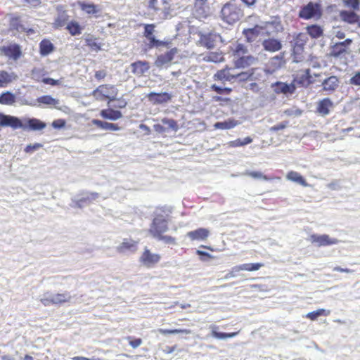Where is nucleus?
<instances>
[{
  "label": "nucleus",
  "instance_id": "obj_1",
  "mask_svg": "<svg viewBox=\"0 0 360 360\" xmlns=\"http://www.w3.org/2000/svg\"><path fill=\"white\" fill-rule=\"evenodd\" d=\"M283 30L281 19L278 17H271L268 21L260 22L254 27L245 30L243 33L249 41H252L257 37H274Z\"/></svg>",
  "mask_w": 360,
  "mask_h": 360
},
{
  "label": "nucleus",
  "instance_id": "obj_2",
  "mask_svg": "<svg viewBox=\"0 0 360 360\" xmlns=\"http://www.w3.org/2000/svg\"><path fill=\"white\" fill-rule=\"evenodd\" d=\"M221 15L224 21L233 24L243 16V11L240 4L236 0H231L223 6Z\"/></svg>",
  "mask_w": 360,
  "mask_h": 360
},
{
  "label": "nucleus",
  "instance_id": "obj_3",
  "mask_svg": "<svg viewBox=\"0 0 360 360\" xmlns=\"http://www.w3.org/2000/svg\"><path fill=\"white\" fill-rule=\"evenodd\" d=\"M117 92L118 91L115 86L101 85L92 92V95L96 100L102 101L105 98L109 99L108 105H110V101L115 99Z\"/></svg>",
  "mask_w": 360,
  "mask_h": 360
},
{
  "label": "nucleus",
  "instance_id": "obj_4",
  "mask_svg": "<svg viewBox=\"0 0 360 360\" xmlns=\"http://www.w3.org/2000/svg\"><path fill=\"white\" fill-rule=\"evenodd\" d=\"M71 295L69 292L64 293H50L46 292L44 294L40 301L44 306H49L51 304H61L65 302H68L71 300Z\"/></svg>",
  "mask_w": 360,
  "mask_h": 360
},
{
  "label": "nucleus",
  "instance_id": "obj_5",
  "mask_svg": "<svg viewBox=\"0 0 360 360\" xmlns=\"http://www.w3.org/2000/svg\"><path fill=\"white\" fill-rule=\"evenodd\" d=\"M321 6L316 3L310 2L304 6L300 11L299 16L301 18L309 20H318L321 17Z\"/></svg>",
  "mask_w": 360,
  "mask_h": 360
},
{
  "label": "nucleus",
  "instance_id": "obj_6",
  "mask_svg": "<svg viewBox=\"0 0 360 360\" xmlns=\"http://www.w3.org/2000/svg\"><path fill=\"white\" fill-rule=\"evenodd\" d=\"M20 127H18V129H22L23 130H32L37 131L41 130L46 127V124L41 120L36 118H27L24 117L20 119Z\"/></svg>",
  "mask_w": 360,
  "mask_h": 360
},
{
  "label": "nucleus",
  "instance_id": "obj_7",
  "mask_svg": "<svg viewBox=\"0 0 360 360\" xmlns=\"http://www.w3.org/2000/svg\"><path fill=\"white\" fill-rule=\"evenodd\" d=\"M167 230V220L162 215H158L153 221L150 229L153 237H158Z\"/></svg>",
  "mask_w": 360,
  "mask_h": 360
},
{
  "label": "nucleus",
  "instance_id": "obj_8",
  "mask_svg": "<svg viewBox=\"0 0 360 360\" xmlns=\"http://www.w3.org/2000/svg\"><path fill=\"white\" fill-rule=\"evenodd\" d=\"M308 240L319 247L335 245L339 243L338 239L331 238L327 234H311L309 236Z\"/></svg>",
  "mask_w": 360,
  "mask_h": 360
},
{
  "label": "nucleus",
  "instance_id": "obj_9",
  "mask_svg": "<svg viewBox=\"0 0 360 360\" xmlns=\"http://www.w3.org/2000/svg\"><path fill=\"white\" fill-rule=\"evenodd\" d=\"M161 256L159 254L153 253L146 248L140 257V262L147 268H152L160 260Z\"/></svg>",
  "mask_w": 360,
  "mask_h": 360
},
{
  "label": "nucleus",
  "instance_id": "obj_10",
  "mask_svg": "<svg viewBox=\"0 0 360 360\" xmlns=\"http://www.w3.org/2000/svg\"><path fill=\"white\" fill-rule=\"evenodd\" d=\"M147 97L150 103L154 105H158L168 103L171 101L172 96L167 92H150L148 94Z\"/></svg>",
  "mask_w": 360,
  "mask_h": 360
},
{
  "label": "nucleus",
  "instance_id": "obj_11",
  "mask_svg": "<svg viewBox=\"0 0 360 360\" xmlns=\"http://www.w3.org/2000/svg\"><path fill=\"white\" fill-rule=\"evenodd\" d=\"M262 45L265 51L271 53L276 52L282 48L281 41L274 37L263 38Z\"/></svg>",
  "mask_w": 360,
  "mask_h": 360
},
{
  "label": "nucleus",
  "instance_id": "obj_12",
  "mask_svg": "<svg viewBox=\"0 0 360 360\" xmlns=\"http://www.w3.org/2000/svg\"><path fill=\"white\" fill-rule=\"evenodd\" d=\"M333 107L334 105L333 101L329 98H325L317 103L316 112L320 115L325 117L330 114V110Z\"/></svg>",
  "mask_w": 360,
  "mask_h": 360
},
{
  "label": "nucleus",
  "instance_id": "obj_13",
  "mask_svg": "<svg viewBox=\"0 0 360 360\" xmlns=\"http://www.w3.org/2000/svg\"><path fill=\"white\" fill-rule=\"evenodd\" d=\"M312 77L310 74V70L307 69L304 73L298 75L296 78L293 81V84H295V89L297 86L307 87L310 84L313 83Z\"/></svg>",
  "mask_w": 360,
  "mask_h": 360
},
{
  "label": "nucleus",
  "instance_id": "obj_14",
  "mask_svg": "<svg viewBox=\"0 0 360 360\" xmlns=\"http://www.w3.org/2000/svg\"><path fill=\"white\" fill-rule=\"evenodd\" d=\"M137 250V242L131 239H124L123 241L116 248L117 252L125 254L134 252Z\"/></svg>",
  "mask_w": 360,
  "mask_h": 360
},
{
  "label": "nucleus",
  "instance_id": "obj_15",
  "mask_svg": "<svg viewBox=\"0 0 360 360\" xmlns=\"http://www.w3.org/2000/svg\"><path fill=\"white\" fill-rule=\"evenodd\" d=\"M19 124V118L0 112V127H11L13 129H17L18 127H20Z\"/></svg>",
  "mask_w": 360,
  "mask_h": 360
},
{
  "label": "nucleus",
  "instance_id": "obj_16",
  "mask_svg": "<svg viewBox=\"0 0 360 360\" xmlns=\"http://www.w3.org/2000/svg\"><path fill=\"white\" fill-rule=\"evenodd\" d=\"M220 38V36L215 33H208L206 34H201L200 38L199 39L200 44L207 48L212 49L214 46V44L218 39Z\"/></svg>",
  "mask_w": 360,
  "mask_h": 360
},
{
  "label": "nucleus",
  "instance_id": "obj_17",
  "mask_svg": "<svg viewBox=\"0 0 360 360\" xmlns=\"http://www.w3.org/2000/svg\"><path fill=\"white\" fill-rule=\"evenodd\" d=\"M177 53L176 49H173L169 51L158 56L155 61V65L161 68L171 63L174 58V56Z\"/></svg>",
  "mask_w": 360,
  "mask_h": 360
},
{
  "label": "nucleus",
  "instance_id": "obj_18",
  "mask_svg": "<svg viewBox=\"0 0 360 360\" xmlns=\"http://www.w3.org/2000/svg\"><path fill=\"white\" fill-rule=\"evenodd\" d=\"M186 236L191 240H205L210 236V231L205 228H200L188 232Z\"/></svg>",
  "mask_w": 360,
  "mask_h": 360
},
{
  "label": "nucleus",
  "instance_id": "obj_19",
  "mask_svg": "<svg viewBox=\"0 0 360 360\" xmlns=\"http://www.w3.org/2000/svg\"><path fill=\"white\" fill-rule=\"evenodd\" d=\"M351 43L352 40L349 39H347L342 42L335 43L333 46L332 55L335 57H339L346 53Z\"/></svg>",
  "mask_w": 360,
  "mask_h": 360
},
{
  "label": "nucleus",
  "instance_id": "obj_20",
  "mask_svg": "<svg viewBox=\"0 0 360 360\" xmlns=\"http://www.w3.org/2000/svg\"><path fill=\"white\" fill-rule=\"evenodd\" d=\"M257 58L251 55H243L239 57L236 61L235 65L238 68H245L250 65L256 64Z\"/></svg>",
  "mask_w": 360,
  "mask_h": 360
},
{
  "label": "nucleus",
  "instance_id": "obj_21",
  "mask_svg": "<svg viewBox=\"0 0 360 360\" xmlns=\"http://www.w3.org/2000/svg\"><path fill=\"white\" fill-rule=\"evenodd\" d=\"M272 87L274 89V91L277 94L283 93L284 94H293L295 90V84H293L292 83L288 84L284 82H276L275 84H273Z\"/></svg>",
  "mask_w": 360,
  "mask_h": 360
},
{
  "label": "nucleus",
  "instance_id": "obj_22",
  "mask_svg": "<svg viewBox=\"0 0 360 360\" xmlns=\"http://www.w3.org/2000/svg\"><path fill=\"white\" fill-rule=\"evenodd\" d=\"M131 72L140 77L149 70V65L145 61H137L130 65Z\"/></svg>",
  "mask_w": 360,
  "mask_h": 360
},
{
  "label": "nucleus",
  "instance_id": "obj_23",
  "mask_svg": "<svg viewBox=\"0 0 360 360\" xmlns=\"http://www.w3.org/2000/svg\"><path fill=\"white\" fill-rule=\"evenodd\" d=\"M323 89L331 93L334 91L339 86V80L337 77L331 76L326 79L323 82Z\"/></svg>",
  "mask_w": 360,
  "mask_h": 360
},
{
  "label": "nucleus",
  "instance_id": "obj_24",
  "mask_svg": "<svg viewBox=\"0 0 360 360\" xmlns=\"http://www.w3.org/2000/svg\"><path fill=\"white\" fill-rule=\"evenodd\" d=\"M2 51L6 56L14 60L18 59L21 53L20 46L16 44H11L8 46H4L2 49Z\"/></svg>",
  "mask_w": 360,
  "mask_h": 360
},
{
  "label": "nucleus",
  "instance_id": "obj_25",
  "mask_svg": "<svg viewBox=\"0 0 360 360\" xmlns=\"http://www.w3.org/2000/svg\"><path fill=\"white\" fill-rule=\"evenodd\" d=\"M100 115L103 118L112 121L117 120L122 117V114L120 111L112 108L102 110Z\"/></svg>",
  "mask_w": 360,
  "mask_h": 360
},
{
  "label": "nucleus",
  "instance_id": "obj_26",
  "mask_svg": "<svg viewBox=\"0 0 360 360\" xmlns=\"http://www.w3.org/2000/svg\"><path fill=\"white\" fill-rule=\"evenodd\" d=\"M17 75L14 72L0 71V87H6L8 84L16 80Z\"/></svg>",
  "mask_w": 360,
  "mask_h": 360
},
{
  "label": "nucleus",
  "instance_id": "obj_27",
  "mask_svg": "<svg viewBox=\"0 0 360 360\" xmlns=\"http://www.w3.org/2000/svg\"><path fill=\"white\" fill-rule=\"evenodd\" d=\"M286 179L305 187L308 186L304 177L300 174L295 171L289 172L286 175Z\"/></svg>",
  "mask_w": 360,
  "mask_h": 360
},
{
  "label": "nucleus",
  "instance_id": "obj_28",
  "mask_svg": "<svg viewBox=\"0 0 360 360\" xmlns=\"http://www.w3.org/2000/svg\"><path fill=\"white\" fill-rule=\"evenodd\" d=\"M57 11L58 15L53 22V26L56 28L64 26L68 20V15L65 11L61 10L60 7H58Z\"/></svg>",
  "mask_w": 360,
  "mask_h": 360
},
{
  "label": "nucleus",
  "instance_id": "obj_29",
  "mask_svg": "<svg viewBox=\"0 0 360 360\" xmlns=\"http://www.w3.org/2000/svg\"><path fill=\"white\" fill-rule=\"evenodd\" d=\"M233 75H230L229 68H226L223 70L218 71L214 75L215 79L221 81V82H231L233 80Z\"/></svg>",
  "mask_w": 360,
  "mask_h": 360
},
{
  "label": "nucleus",
  "instance_id": "obj_30",
  "mask_svg": "<svg viewBox=\"0 0 360 360\" xmlns=\"http://www.w3.org/2000/svg\"><path fill=\"white\" fill-rule=\"evenodd\" d=\"M37 102L39 104H44L46 105H53L56 108H57L58 105H59V103H60L59 100L56 99L49 95L43 96L38 98L37 100Z\"/></svg>",
  "mask_w": 360,
  "mask_h": 360
},
{
  "label": "nucleus",
  "instance_id": "obj_31",
  "mask_svg": "<svg viewBox=\"0 0 360 360\" xmlns=\"http://www.w3.org/2000/svg\"><path fill=\"white\" fill-rule=\"evenodd\" d=\"M239 123L232 119H229L224 122H219L214 124L215 129H230L238 125Z\"/></svg>",
  "mask_w": 360,
  "mask_h": 360
},
{
  "label": "nucleus",
  "instance_id": "obj_32",
  "mask_svg": "<svg viewBox=\"0 0 360 360\" xmlns=\"http://www.w3.org/2000/svg\"><path fill=\"white\" fill-rule=\"evenodd\" d=\"M98 197V194L96 193H91L87 195L86 197L82 198L79 200L75 202V205L73 206L82 207L84 203H89L94 200H96Z\"/></svg>",
  "mask_w": 360,
  "mask_h": 360
},
{
  "label": "nucleus",
  "instance_id": "obj_33",
  "mask_svg": "<svg viewBox=\"0 0 360 360\" xmlns=\"http://www.w3.org/2000/svg\"><path fill=\"white\" fill-rule=\"evenodd\" d=\"M154 25H146L145 26V37L149 40L150 45L158 44V41L155 39L153 35Z\"/></svg>",
  "mask_w": 360,
  "mask_h": 360
},
{
  "label": "nucleus",
  "instance_id": "obj_34",
  "mask_svg": "<svg viewBox=\"0 0 360 360\" xmlns=\"http://www.w3.org/2000/svg\"><path fill=\"white\" fill-rule=\"evenodd\" d=\"M307 33L312 38H319L323 34V29L317 25H312L307 27Z\"/></svg>",
  "mask_w": 360,
  "mask_h": 360
},
{
  "label": "nucleus",
  "instance_id": "obj_35",
  "mask_svg": "<svg viewBox=\"0 0 360 360\" xmlns=\"http://www.w3.org/2000/svg\"><path fill=\"white\" fill-rule=\"evenodd\" d=\"M330 314V311L328 309H319L316 311L309 312L306 314V317L312 320L315 321L317 319L319 316H328Z\"/></svg>",
  "mask_w": 360,
  "mask_h": 360
},
{
  "label": "nucleus",
  "instance_id": "obj_36",
  "mask_svg": "<svg viewBox=\"0 0 360 360\" xmlns=\"http://www.w3.org/2000/svg\"><path fill=\"white\" fill-rule=\"evenodd\" d=\"M203 60L206 62L219 63L224 60L221 53L211 52L203 57Z\"/></svg>",
  "mask_w": 360,
  "mask_h": 360
},
{
  "label": "nucleus",
  "instance_id": "obj_37",
  "mask_svg": "<svg viewBox=\"0 0 360 360\" xmlns=\"http://www.w3.org/2000/svg\"><path fill=\"white\" fill-rule=\"evenodd\" d=\"M340 16L344 21L351 24L355 23L359 17L353 11H342Z\"/></svg>",
  "mask_w": 360,
  "mask_h": 360
},
{
  "label": "nucleus",
  "instance_id": "obj_38",
  "mask_svg": "<svg viewBox=\"0 0 360 360\" xmlns=\"http://www.w3.org/2000/svg\"><path fill=\"white\" fill-rule=\"evenodd\" d=\"M15 96L9 91L4 93L0 96V103L1 104L12 105L15 103Z\"/></svg>",
  "mask_w": 360,
  "mask_h": 360
},
{
  "label": "nucleus",
  "instance_id": "obj_39",
  "mask_svg": "<svg viewBox=\"0 0 360 360\" xmlns=\"http://www.w3.org/2000/svg\"><path fill=\"white\" fill-rule=\"evenodd\" d=\"M67 29L72 36L82 33V27L76 21H71L67 25Z\"/></svg>",
  "mask_w": 360,
  "mask_h": 360
},
{
  "label": "nucleus",
  "instance_id": "obj_40",
  "mask_svg": "<svg viewBox=\"0 0 360 360\" xmlns=\"http://www.w3.org/2000/svg\"><path fill=\"white\" fill-rule=\"evenodd\" d=\"M158 332L162 335H167V334H191V330L189 329H163L160 328L158 329Z\"/></svg>",
  "mask_w": 360,
  "mask_h": 360
},
{
  "label": "nucleus",
  "instance_id": "obj_41",
  "mask_svg": "<svg viewBox=\"0 0 360 360\" xmlns=\"http://www.w3.org/2000/svg\"><path fill=\"white\" fill-rule=\"evenodd\" d=\"M244 175L249 176L253 179H262L264 181H268V180L274 179V178H269L266 175L263 174L261 172H257V171H255V172H248V171L244 173ZM275 179H276L278 180H281L280 177H276Z\"/></svg>",
  "mask_w": 360,
  "mask_h": 360
},
{
  "label": "nucleus",
  "instance_id": "obj_42",
  "mask_svg": "<svg viewBox=\"0 0 360 360\" xmlns=\"http://www.w3.org/2000/svg\"><path fill=\"white\" fill-rule=\"evenodd\" d=\"M241 271H254L259 270L263 264L261 263H249V264H243L239 265Z\"/></svg>",
  "mask_w": 360,
  "mask_h": 360
},
{
  "label": "nucleus",
  "instance_id": "obj_43",
  "mask_svg": "<svg viewBox=\"0 0 360 360\" xmlns=\"http://www.w3.org/2000/svg\"><path fill=\"white\" fill-rule=\"evenodd\" d=\"M40 51L42 55H47L53 51V44L48 40H43L40 43Z\"/></svg>",
  "mask_w": 360,
  "mask_h": 360
},
{
  "label": "nucleus",
  "instance_id": "obj_44",
  "mask_svg": "<svg viewBox=\"0 0 360 360\" xmlns=\"http://www.w3.org/2000/svg\"><path fill=\"white\" fill-rule=\"evenodd\" d=\"M80 6L82 10L88 14H95L98 12L97 6L93 4L81 3Z\"/></svg>",
  "mask_w": 360,
  "mask_h": 360
},
{
  "label": "nucleus",
  "instance_id": "obj_45",
  "mask_svg": "<svg viewBox=\"0 0 360 360\" xmlns=\"http://www.w3.org/2000/svg\"><path fill=\"white\" fill-rule=\"evenodd\" d=\"M307 37L304 34H300L296 39L295 45L294 46V52H298L302 49V46L306 41Z\"/></svg>",
  "mask_w": 360,
  "mask_h": 360
},
{
  "label": "nucleus",
  "instance_id": "obj_46",
  "mask_svg": "<svg viewBox=\"0 0 360 360\" xmlns=\"http://www.w3.org/2000/svg\"><path fill=\"white\" fill-rule=\"evenodd\" d=\"M281 63H282L281 58H279L278 56L274 57L270 61V65H276V66L275 67V68H274L272 70H270V68H268L265 71L267 73L272 74L276 68L281 66Z\"/></svg>",
  "mask_w": 360,
  "mask_h": 360
},
{
  "label": "nucleus",
  "instance_id": "obj_47",
  "mask_svg": "<svg viewBox=\"0 0 360 360\" xmlns=\"http://www.w3.org/2000/svg\"><path fill=\"white\" fill-rule=\"evenodd\" d=\"M162 122L167 125L169 129H171L174 131L178 130V125L176 122L172 119L164 118L162 120Z\"/></svg>",
  "mask_w": 360,
  "mask_h": 360
},
{
  "label": "nucleus",
  "instance_id": "obj_48",
  "mask_svg": "<svg viewBox=\"0 0 360 360\" xmlns=\"http://www.w3.org/2000/svg\"><path fill=\"white\" fill-rule=\"evenodd\" d=\"M11 27L16 29L18 32H27V33L34 32V30L32 29H29L28 30H27L22 25H18V20L17 19L12 20Z\"/></svg>",
  "mask_w": 360,
  "mask_h": 360
},
{
  "label": "nucleus",
  "instance_id": "obj_49",
  "mask_svg": "<svg viewBox=\"0 0 360 360\" xmlns=\"http://www.w3.org/2000/svg\"><path fill=\"white\" fill-rule=\"evenodd\" d=\"M210 329L212 330V336L217 339H226V333H219L216 330L217 327L216 326H211Z\"/></svg>",
  "mask_w": 360,
  "mask_h": 360
},
{
  "label": "nucleus",
  "instance_id": "obj_50",
  "mask_svg": "<svg viewBox=\"0 0 360 360\" xmlns=\"http://www.w3.org/2000/svg\"><path fill=\"white\" fill-rule=\"evenodd\" d=\"M239 265L233 266L231 271L225 276L226 279L234 278L240 271Z\"/></svg>",
  "mask_w": 360,
  "mask_h": 360
},
{
  "label": "nucleus",
  "instance_id": "obj_51",
  "mask_svg": "<svg viewBox=\"0 0 360 360\" xmlns=\"http://www.w3.org/2000/svg\"><path fill=\"white\" fill-rule=\"evenodd\" d=\"M344 4L347 7L352 8L354 10L359 9V0H344Z\"/></svg>",
  "mask_w": 360,
  "mask_h": 360
},
{
  "label": "nucleus",
  "instance_id": "obj_52",
  "mask_svg": "<svg viewBox=\"0 0 360 360\" xmlns=\"http://www.w3.org/2000/svg\"><path fill=\"white\" fill-rule=\"evenodd\" d=\"M247 49L243 44H238L235 50V55L237 57H240L246 53Z\"/></svg>",
  "mask_w": 360,
  "mask_h": 360
},
{
  "label": "nucleus",
  "instance_id": "obj_53",
  "mask_svg": "<svg viewBox=\"0 0 360 360\" xmlns=\"http://www.w3.org/2000/svg\"><path fill=\"white\" fill-rule=\"evenodd\" d=\"M158 240L164 241L165 243L167 244H175V239L171 236H162L160 234L158 237H156Z\"/></svg>",
  "mask_w": 360,
  "mask_h": 360
},
{
  "label": "nucleus",
  "instance_id": "obj_54",
  "mask_svg": "<svg viewBox=\"0 0 360 360\" xmlns=\"http://www.w3.org/2000/svg\"><path fill=\"white\" fill-rule=\"evenodd\" d=\"M103 129L110 130V131H118L120 129V127H118L116 124L105 122Z\"/></svg>",
  "mask_w": 360,
  "mask_h": 360
},
{
  "label": "nucleus",
  "instance_id": "obj_55",
  "mask_svg": "<svg viewBox=\"0 0 360 360\" xmlns=\"http://www.w3.org/2000/svg\"><path fill=\"white\" fill-rule=\"evenodd\" d=\"M252 76V73L249 72H240L238 73V79L240 81H245Z\"/></svg>",
  "mask_w": 360,
  "mask_h": 360
},
{
  "label": "nucleus",
  "instance_id": "obj_56",
  "mask_svg": "<svg viewBox=\"0 0 360 360\" xmlns=\"http://www.w3.org/2000/svg\"><path fill=\"white\" fill-rule=\"evenodd\" d=\"M65 124V121L64 120L58 119L54 120L52 122V126L55 129H60L63 128Z\"/></svg>",
  "mask_w": 360,
  "mask_h": 360
},
{
  "label": "nucleus",
  "instance_id": "obj_57",
  "mask_svg": "<svg viewBox=\"0 0 360 360\" xmlns=\"http://www.w3.org/2000/svg\"><path fill=\"white\" fill-rule=\"evenodd\" d=\"M40 147H41V145L40 143H35L34 145H28L25 148V151L26 153H32V152L37 150Z\"/></svg>",
  "mask_w": 360,
  "mask_h": 360
},
{
  "label": "nucleus",
  "instance_id": "obj_58",
  "mask_svg": "<svg viewBox=\"0 0 360 360\" xmlns=\"http://www.w3.org/2000/svg\"><path fill=\"white\" fill-rule=\"evenodd\" d=\"M86 42H87V45L89 47H91V49L92 50L98 51V50H99L101 49L100 46L96 42H95L94 41H92L91 39H86Z\"/></svg>",
  "mask_w": 360,
  "mask_h": 360
},
{
  "label": "nucleus",
  "instance_id": "obj_59",
  "mask_svg": "<svg viewBox=\"0 0 360 360\" xmlns=\"http://www.w3.org/2000/svg\"><path fill=\"white\" fill-rule=\"evenodd\" d=\"M287 126V124L285 123V122H282V123H280L277 125H275L274 127H271L270 128V131H278V130H282L283 129H285Z\"/></svg>",
  "mask_w": 360,
  "mask_h": 360
},
{
  "label": "nucleus",
  "instance_id": "obj_60",
  "mask_svg": "<svg viewBox=\"0 0 360 360\" xmlns=\"http://www.w3.org/2000/svg\"><path fill=\"white\" fill-rule=\"evenodd\" d=\"M350 83L354 85L360 86V73H356L350 79Z\"/></svg>",
  "mask_w": 360,
  "mask_h": 360
},
{
  "label": "nucleus",
  "instance_id": "obj_61",
  "mask_svg": "<svg viewBox=\"0 0 360 360\" xmlns=\"http://www.w3.org/2000/svg\"><path fill=\"white\" fill-rule=\"evenodd\" d=\"M142 344V340L140 339V338H137V339H135L134 340H130L129 341V345L133 347V348H137L138 347H139Z\"/></svg>",
  "mask_w": 360,
  "mask_h": 360
},
{
  "label": "nucleus",
  "instance_id": "obj_62",
  "mask_svg": "<svg viewBox=\"0 0 360 360\" xmlns=\"http://www.w3.org/2000/svg\"><path fill=\"white\" fill-rule=\"evenodd\" d=\"M43 81L45 84H50L52 86L58 85L60 84L59 80H55L52 78H46V79H44Z\"/></svg>",
  "mask_w": 360,
  "mask_h": 360
},
{
  "label": "nucleus",
  "instance_id": "obj_63",
  "mask_svg": "<svg viewBox=\"0 0 360 360\" xmlns=\"http://www.w3.org/2000/svg\"><path fill=\"white\" fill-rule=\"evenodd\" d=\"M153 127H154L155 131L158 133H163V132L166 131V129L163 126H162L159 124H155Z\"/></svg>",
  "mask_w": 360,
  "mask_h": 360
},
{
  "label": "nucleus",
  "instance_id": "obj_64",
  "mask_svg": "<svg viewBox=\"0 0 360 360\" xmlns=\"http://www.w3.org/2000/svg\"><path fill=\"white\" fill-rule=\"evenodd\" d=\"M334 34L337 38H338L340 39H342L345 38V37L344 32H342L340 30H337L334 31Z\"/></svg>",
  "mask_w": 360,
  "mask_h": 360
}]
</instances>
